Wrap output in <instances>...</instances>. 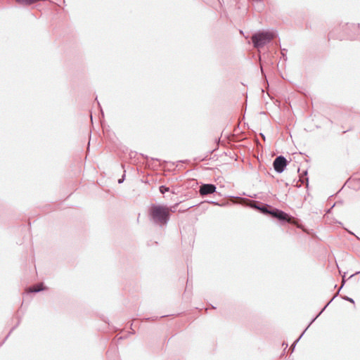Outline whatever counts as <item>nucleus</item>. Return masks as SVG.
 Returning <instances> with one entry per match:
<instances>
[{
  "instance_id": "7",
  "label": "nucleus",
  "mask_w": 360,
  "mask_h": 360,
  "mask_svg": "<svg viewBox=\"0 0 360 360\" xmlns=\"http://www.w3.org/2000/svg\"><path fill=\"white\" fill-rule=\"evenodd\" d=\"M251 207L259 210L262 213L264 214H269L270 209L271 207V206L266 204H263L259 202H255L252 205H251Z\"/></svg>"
},
{
  "instance_id": "2",
  "label": "nucleus",
  "mask_w": 360,
  "mask_h": 360,
  "mask_svg": "<svg viewBox=\"0 0 360 360\" xmlns=\"http://www.w3.org/2000/svg\"><path fill=\"white\" fill-rule=\"evenodd\" d=\"M274 38L273 32L269 31H259L252 34L251 39L254 48L259 49L264 47Z\"/></svg>"
},
{
  "instance_id": "5",
  "label": "nucleus",
  "mask_w": 360,
  "mask_h": 360,
  "mask_svg": "<svg viewBox=\"0 0 360 360\" xmlns=\"http://www.w3.org/2000/svg\"><path fill=\"white\" fill-rule=\"evenodd\" d=\"M269 214L281 221H290V217L287 213L276 208L271 207Z\"/></svg>"
},
{
  "instance_id": "10",
  "label": "nucleus",
  "mask_w": 360,
  "mask_h": 360,
  "mask_svg": "<svg viewBox=\"0 0 360 360\" xmlns=\"http://www.w3.org/2000/svg\"><path fill=\"white\" fill-rule=\"evenodd\" d=\"M159 191L161 193L164 194L166 192H168L169 191V188L165 186H160L159 188Z\"/></svg>"
},
{
  "instance_id": "11",
  "label": "nucleus",
  "mask_w": 360,
  "mask_h": 360,
  "mask_svg": "<svg viewBox=\"0 0 360 360\" xmlns=\"http://www.w3.org/2000/svg\"><path fill=\"white\" fill-rule=\"evenodd\" d=\"M343 299H344L345 300H347V301H348V302H351V303L354 304V300L352 298H351V297H347V296H345V297H343Z\"/></svg>"
},
{
  "instance_id": "14",
  "label": "nucleus",
  "mask_w": 360,
  "mask_h": 360,
  "mask_svg": "<svg viewBox=\"0 0 360 360\" xmlns=\"http://www.w3.org/2000/svg\"><path fill=\"white\" fill-rule=\"evenodd\" d=\"M359 273H360V271H356V273H354V274H353L352 275H351L349 278H351V277L354 276V275L359 274Z\"/></svg>"
},
{
  "instance_id": "9",
  "label": "nucleus",
  "mask_w": 360,
  "mask_h": 360,
  "mask_svg": "<svg viewBox=\"0 0 360 360\" xmlns=\"http://www.w3.org/2000/svg\"><path fill=\"white\" fill-rule=\"evenodd\" d=\"M44 290L43 284L39 283L32 288H30L29 292H39Z\"/></svg>"
},
{
  "instance_id": "8",
  "label": "nucleus",
  "mask_w": 360,
  "mask_h": 360,
  "mask_svg": "<svg viewBox=\"0 0 360 360\" xmlns=\"http://www.w3.org/2000/svg\"><path fill=\"white\" fill-rule=\"evenodd\" d=\"M336 295H335L328 302V304L323 308V309L319 312V314L315 317L314 318L311 323L309 324V326L306 328V329L303 331V333L300 335V336L293 342V344L291 345V349H292V352L295 349V347L296 345V344L298 342V341L300 340V338L303 336L304 332L306 331V330L309 327V326L311 324V323H313L316 319L325 310V309L328 306V304L333 301V300L335 297Z\"/></svg>"
},
{
  "instance_id": "4",
  "label": "nucleus",
  "mask_w": 360,
  "mask_h": 360,
  "mask_svg": "<svg viewBox=\"0 0 360 360\" xmlns=\"http://www.w3.org/2000/svg\"><path fill=\"white\" fill-rule=\"evenodd\" d=\"M288 164V162L286 158L283 155H279L274 159L273 167L277 173L281 174L285 170Z\"/></svg>"
},
{
  "instance_id": "15",
  "label": "nucleus",
  "mask_w": 360,
  "mask_h": 360,
  "mask_svg": "<svg viewBox=\"0 0 360 360\" xmlns=\"http://www.w3.org/2000/svg\"><path fill=\"white\" fill-rule=\"evenodd\" d=\"M211 203L214 204V205H219L217 202H214V201H212Z\"/></svg>"
},
{
  "instance_id": "6",
  "label": "nucleus",
  "mask_w": 360,
  "mask_h": 360,
  "mask_svg": "<svg viewBox=\"0 0 360 360\" xmlns=\"http://www.w3.org/2000/svg\"><path fill=\"white\" fill-rule=\"evenodd\" d=\"M217 187L212 184H203L199 188V193L201 196H205L216 192Z\"/></svg>"
},
{
  "instance_id": "3",
  "label": "nucleus",
  "mask_w": 360,
  "mask_h": 360,
  "mask_svg": "<svg viewBox=\"0 0 360 360\" xmlns=\"http://www.w3.org/2000/svg\"><path fill=\"white\" fill-rule=\"evenodd\" d=\"M344 32L348 39H360V25L359 24H348L347 23L343 27Z\"/></svg>"
},
{
  "instance_id": "1",
  "label": "nucleus",
  "mask_w": 360,
  "mask_h": 360,
  "mask_svg": "<svg viewBox=\"0 0 360 360\" xmlns=\"http://www.w3.org/2000/svg\"><path fill=\"white\" fill-rule=\"evenodd\" d=\"M178 203L168 207L165 205L152 204L148 210V217L149 221L155 226L164 228L169 219L170 212H174Z\"/></svg>"
},
{
  "instance_id": "13",
  "label": "nucleus",
  "mask_w": 360,
  "mask_h": 360,
  "mask_svg": "<svg viewBox=\"0 0 360 360\" xmlns=\"http://www.w3.org/2000/svg\"><path fill=\"white\" fill-rule=\"evenodd\" d=\"M345 274L342 276V283L341 288H342L343 285L345 283Z\"/></svg>"
},
{
  "instance_id": "12",
  "label": "nucleus",
  "mask_w": 360,
  "mask_h": 360,
  "mask_svg": "<svg viewBox=\"0 0 360 360\" xmlns=\"http://www.w3.org/2000/svg\"><path fill=\"white\" fill-rule=\"evenodd\" d=\"M125 174H123L122 177L120 179H118V184H122L124 180Z\"/></svg>"
}]
</instances>
